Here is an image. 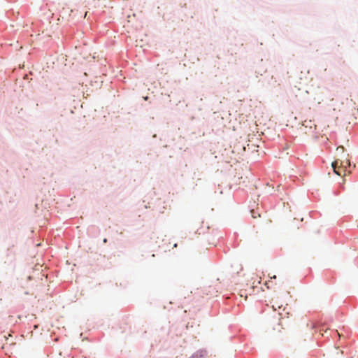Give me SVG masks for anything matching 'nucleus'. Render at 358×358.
Wrapping results in <instances>:
<instances>
[{
    "mask_svg": "<svg viewBox=\"0 0 358 358\" xmlns=\"http://www.w3.org/2000/svg\"><path fill=\"white\" fill-rule=\"evenodd\" d=\"M270 283H271V282H270V281H268V282H266V286H267L268 287H270V285H269V284H270Z\"/></svg>",
    "mask_w": 358,
    "mask_h": 358,
    "instance_id": "nucleus-4",
    "label": "nucleus"
},
{
    "mask_svg": "<svg viewBox=\"0 0 358 358\" xmlns=\"http://www.w3.org/2000/svg\"><path fill=\"white\" fill-rule=\"evenodd\" d=\"M327 325V320H322L320 319L312 324V328L315 330L316 332H320L322 336H324V334L327 333V329H324Z\"/></svg>",
    "mask_w": 358,
    "mask_h": 358,
    "instance_id": "nucleus-1",
    "label": "nucleus"
},
{
    "mask_svg": "<svg viewBox=\"0 0 358 358\" xmlns=\"http://www.w3.org/2000/svg\"><path fill=\"white\" fill-rule=\"evenodd\" d=\"M271 278H272V279H275V278H276V275H273V277H271Z\"/></svg>",
    "mask_w": 358,
    "mask_h": 358,
    "instance_id": "nucleus-6",
    "label": "nucleus"
},
{
    "mask_svg": "<svg viewBox=\"0 0 358 358\" xmlns=\"http://www.w3.org/2000/svg\"><path fill=\"white\" fill-rule=\"evenodd\" d=\"M103 243H107L108 239L106 238H103Z\"/></svg>",
    "mask_w": 358,
    "mask_h": 358,
    "instance_id": "nucleus-5",
    "label": "nucleus"
},
{
    "mask_svg": "<svg viewBox=\"0 0 358 358\" xmlns=\"http://www.w3.org/2000/svg\"><path fill=\"white\" fill-rule=\"evenodd\" d=\"M332 167L334 169V171L336 174H337L338 176H341V171L339 170V169H336L334 165V163H332Z\"/></svg>",
    "mask_w": 358,
    "mask_h": 358,
    "instance_id": "nucleus-3",
    "label": "nucleus"
},
{
    "mask_svg": "<svg viewBox=\"0 0 358 358\" xmlns=\"http://www.w3.org/2000/svg\"><path fill=\"white\" fill-rule=\"evenodd\" d=\"M343 182H344V179H343ZM344 189H345V187H344L343 182H339L338 185L337 189L334 190L333 193L335 196H338L341 194V192L344 191Z\"/></svg>",
    "mask_w": 358,
    "mask_h": 358,
    "instance_id": "nucleus-2",
    "label": "nucleus"
}]
</instances>
